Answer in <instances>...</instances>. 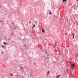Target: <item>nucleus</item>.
I'll return each instance as SVG.
<instances>
[{
  "label": "nucleus",
  "instance_id": "obj_10",
  "mask_svg": "<svg viewBox=\"0 0 78 78\" xmlns=\"http://www.w3.org/2000/svg\"><path fill=\"white\" fill-rule=\"evenodd\" d=\"M50 11V12H49V14H51V11H50V10H49Z\"/></svg>",
  "mask_w": 78,
  "mask_h": 78
},
{
  "label": "nucleus",
  "instance_id": "obj_9",
  "mask_svg": "<svg viewBox=\"0 0 78 78\" xmlns=\"http://www.w3.org/2000/svg\"><path fill=\"white\" fill-rule=\"evenodd\" d=\"M20 69L22 70V69H23V67H20Z\"/></svg>",
  "mask_w": 78,
  "mask_h": 78
},
{
  "label": "nucleus",
  "instance_id": "obj_11",
  "mask_svg": "<svg viewBox=\"0 0 78 78\" xmlns=\"http://www.w3.org/2000/svg\"><path fill=\"white\" fill-rule=\"evenodd\" d=\"M49 73V71L48 70L47 73V75H48Z\"/></svg>",
  "mask_w": 78,
  "mask_h": 78
},
{
  "label": "nucleus",
  "instance_id": "obj_6",
  "mask_svg": "<svg viewBox=\"0 0 78 78\" xmlns=\"http://www.w3.org/2000/svg\"><path fill=\"white\" fill-rule=\"evenodd\" d=\"M73 39H74V36H75V34H74L73 35Z\"/></svg>",
  "mask_w": 78,
  "mask_h": 78
},
{
  "label": "nucleus",
  "instance_id": "obj_18",
  "mask_svg": "<svg viewBox=\"0 0 78 78\" xmlns=\"http://www.w3.org/2000/svg\"><path fill=\"white\" fill-rule=\"evenodd\" d=\"M31 74L30 73V76H31Z\"/></svg>",
  "mask_w": 78,
  "mask_h": 78
},
{
  "label": "nucleus",
  "instance_id": "obj_13",
  "mask_svg": "<svg viewBox=\"0 0 78 78\" xmlns=\"http://www.w3.org/2000/svg\"><path fill=\"white\" fill-rule=\"evenodd\" d=\"M66 72H69V70H68V69H66Z\"/></svg>",
  "mask_w": 78,
  "mask_h": 78
},
{
  "label": "nucleus",
  "instance_id": "obj_7",
  "mask_svg": "<svg viewBox=\"0 0 78 78\" xmlns=\"http://www.w3.org/2000/svg\"><path fill=\"white\" fill-rule=\"evenodd\" d=\"M3 43L4 44V45H7V43H5L4 42Z\"/></svg>",
  "mask_w": 78,
  "mask_h": 78
},
{
  "label": "nucleus",
  "instance_id": "obj_14",
  "mask_svg": "<svg viewBox=\"0 0 78 78\" xmlns=\"http://www.w3.org/2000/svg\"><path fill=\"white\" fill-rule=\"evenodd\" d=\"M45 53H46V54H47V53H48L47 51Z\"/></svg>",
  "mask_w": 78,
  "mask_h": 78
},
{
  "label": "nucleus",
  "instance_id": "obj_1",
  "mask_svg": "<svg viewBox=\"0 0 78 78\" xmlns=\"http://www.w3.org/2000/svg\"><path fill=\"white\" fill-rule=\"evenodd\" d=\"M71 65L73 66V67H75V64H74V63L72 64Z\"/></svg>",
  "mask_w": 78,
  "mask_h": 78
},
{
  "label": "nucleus",
  "instance_id": "obj_20",
  "mask_svg": "<svg viewBox=\"0 0 78 78\" xmlns=\"http://www.w3.org/2000/svg\"><path fill=\"white\" fill-rule=\"evenodd\" d=\"M17 76H18V75H17Z\"/></svg>",
  "mask_w": 78,
  "mask_h": 78
},
{
  "label": "nucleus",
  "instance_id": "obj_8",
  "mask_svg": "<svg viewBox=\"0 0 78 78\" xmlns=\"http://www.w3.org/2000/svg\"><path fill=\"white\" fill-rule=\"evenodd\" d=\"M63 2H67V0H62Z\"/></svg>",
  "mask_w": 78,
  "mask_h": 78
},
{
  "label": "nucleus",
  "instance_id": "obj_16",
  "mask_svg": "<svg viewBox=\"0 0 78 78\" xmlns=\"http://www.w3.org/2000/svg\"><path fill=\"white\" fill-rule=\"evenodd\" d=\"M2 54H3V52L2 51Z\"/></svg>",
  "mask_w": 78,
  "mask_h": 78
},
{
  "label": "nucleus",
  "instance_id": "obj_3",
  "mask_svg": "<svg viewBox=\"0 0 78 78\" xmlns=\"http://www.w3.org/2000/svg\"><path fill=\"white\" fill-rule=\"evenodd\" d=\"M59 76H60V75H57V76H56V78H59Z\"/></svg>",
  "mask_w": 78,
  "mask_h": 78
},
{
  "label": "nucleus",
  "instance_id": "obj_15",
  "mask_svg": "<svg viewBox=\"0 0 78 78\" xmlns=\"http://www.w3.org/2000/svg\"><path fill=\"white\" fill-rule=\"evenodd\" d=\"M68 62H69V63H70V61H68Z\"/></svg>",
  "mask_w": 78,
  "mask_h": 78
},
{
  "label": "nucleus",
  "instance_id": "obj_17",
  "mask_svg": "<svg viewBox=\"0 0 78 78\" xmlns=\"http://www.w3.org/2000/svg\"><path fill=\"white\" fill-rule=\"evenodd\" d=\"M2 22V21L1 20L0 21V22Z\"/></svg>",
  "mask_w": 78,
  "mask_h": 78
},
{
  "label": "nucleus",
  "instance_id": "obj_12",
  "mask_svg": "<svg viewBox=\"0 0 78 78\" xmlns=\"http://www.w3.org/2000/svg\"><path fill=\"white\" fill-rule=\"evenodd\" d=\"M35 27V25H33V28H34V27Z\"/></svg>",
  "mask_w": 78,
  "mask_h": 78
},
{
  "label": "nucleus",
  "instance_id": "obj_4",
  "mask_svg": "<svg viewBox=\"0 0 78 78\" xmlns=\"http://www.w3.org/2000/svg\"><path fill=\"white\" fill-rule=\"evenodd\" d=\"M10 75H11L12 76H13V74H9Z\"/></svg>",
  "mask_w": 78,
  "mask_h": 78
},
{
  "label": "nucleus",
  "instance_id": "obj_19",
  "mask_svg": "<svg viewBox=\"0 0 78 78\" xmlns=\"http://www.w3.org/2000/svg\"><path fill=\"white\" fill-rule=\"evenodd\" d=\"M54 47L55 48V46H54Z\"/></svg>",
  "mask_w": 78,
  "mask_h": 78
},
{
  "label": "nucleus",
  "instance_id": "obj_5",
  "mask_svg": "<svg viewBox=\"0 0 78 78\" xmlns=\"http://www.w3.org/2000/svg\"><path fill=\"white\" fill-rule=\"evenodd\" d=\"M42 31L44 33H45V30H44V29H42Z\"/></svg>",
  "mask_w": 78,
  "mask_h": 78
},
{
  "label": "nucleus",
  "instance_id": "obj_2",
  "mask_svg": "<svg viewBox=\"0 0 78 78\" xmlns=\"http://www.w3.org/2000/svg\"><path fill=\"white\" fill-rule=\"evenodd\" d=\"M2 48H6V46H5L3 45H2Z\"/></svg>",
  "mask_w": 78,
  "mask_h": 78
}]
</instances>
